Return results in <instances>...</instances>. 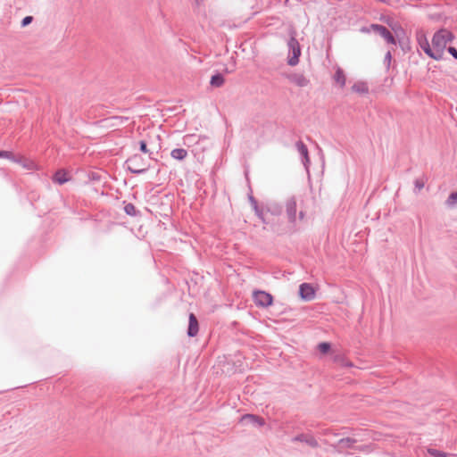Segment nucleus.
<instances>
[{"label": "nucleus", "instance_id": "393cba45", "mask_svg": "<svg viewBox=\"0 0 457 457\" xmlns=\"http://www.w3.org/2000/svg\"><path fill=\"white\" fill-rule=\"evenodd\" d=\"M318 349L321 353H328L331 349V345L328 342H322L318 345Z\"/></svg>", "mask_w": 457, "mask_h": 457}, {"label": "nucleus", "instance_id": "0eeeda50", "mask_svg": "<svg viewBox=\"0 0 457 457\" xmlns=\"http://www.w3.org/2000/svg\"><path fill=\"white\" fill-rule=\"evenodd\" d=\"M239 422L242 424H251L255 428H262L265 425V420L262 417L250 413L241 416Z\"/></svg>", "mask_w": 457, "mask_h": 457}, {"label": "nucleus", "instance_id": "9b49d317", "mask_svg": "<svg viewBox=\"0 0 457 457\" xmlns=\"http://www.w3.org/2000/svg\"><path fill=\"white\" fill-rule=\"evenodd\" d=\"M299 295L304 301H311L315 297V290L312 285L303 283L299 287Z\"/></svg>", "mask_w": 457, "mask_h": 457}, {"label": "nucleus", "instance_id": "5701e85b", "mask_svg": "<svg viewBox=\"0 0 457 457\" xmlns=\"http://www.w3.org/2000/svg\"><path fill=\"white\" fill-rule=\"evenodd\" d=\"M426 180L427 179L425 177H420L414 180V192L416 194H418L425 187Z\"/></svg>", "mask_w": 457, "mask_h": 457}, {"label": "nucleus", "instance_id": "6e6552de", "mask_svg": "<svg viewBox=\"0 0 457 457\" xmlns=\"http://www.w3.org/2000/svg\"><path fill=\"white\" fill-rule=\"evenodd\" d=\"M372 28L377 31L387 43L395 45V38L392 32L385 26L380 24H374Z\"/></svg>", "mask_w": 457, "mask_h": 457}, {"label": "nucleus", "instance_id": "c85d7f7f", "mask_svg": "<svg viewBox=\"0 0 457 457\" xmlns=\"http://www.w3.org/2000/svg\"><path fill=\"white\" fill-rule=\"evenodd\" d=\"M254 212H255L256 216L262 220V223L268 224V221L266 220L262 211L259 207H258V212L257 211H254Z\"/></svg>", "mask_w": 457, "mask_h": 457}, {"label": "nucleus", "instance_id": "dca6fc26", "mask_svg": "<svg viewBox=\"0 0 457 457\" xmlns=\"http://www.w3.org/2000/svg\"><path fill=\"white\" fill-rule=\"evenodd\" d=\"M334 79L337 84H339L340 87L343 88L345 87L346 79H345V72L341 68L338 67L336 70V72L334 75Z\"/></svg>", "mask_w": 457, "mask_h": 457}, {"label": "nucleus", "instance_id": "7ed1b4c3", "mask_svg": "<svg viewBox=\"0 0 457 457\" xmlns=\"http://www.w3.org/2000/svg\"><path fill=\"white\" fill-rule=\"evenodd\" d=\"M289 57L287 63L290 66H295L299 62V57L301 55V46L295 37L291 36L287 41Z\"/></svg>", "mask_w": 457, "mask_h": 457}, {"label": "nucleus", "instance_id": "39448f33", "mask_svg": "<svg viewBox=\"0 0 457 457\" xmlns=\"http://www.w3.org/2000/svg\"><path fill=\"white\" fill-rule=\"evenodd\" d=\"M253 301L256 306L266 308L272 304L273 297L265 291L258 290L253 294Z\"/></svg>", "mask_w": 457, "mask_h": 457}, {"label": "nucleus", "instance_id": "a211bd4d", "mask_svg": "<svg viewBox=\"0 0 457 457\" xmlns=\"http://www.w3.org/2000/svg\"><path fill=\"white\" fill-rule=\"evenodd\" d=\"M352 90L359 94H367L369 92V87L366 82L358 81L353 85Z\"/></svg>", "mask_w": 457, "mask_h": 457}, {"label": "nucleus", "instance_id": "aec40b11", "mask_svg": "<svg viewBox=\"0 0 457 457\" xmlns=\"http://www.w3.org/2000/svg\"><path fill=\"white\" fill-rule=\"evenodd\" d=\"M124 212L127 215L131 216V217H136L139 214V211H137L136 209L135 205L131 203L125 204Z\"/></svg>", "mask_w": 457, "mask_h": 457}, {"label": "nucleus", "instance_id": "bb28decb", "mask_svg": "<svg viewBox=\"0 0 457 457\" xmlns=\"http://www.w3.org/2000/svg\"><path fill=\"white\" fill-rule=\"evenodd\" d=\"M428 453L434 457H447V454L445 453L434 448H428Z\"/></svg>", "mask_w": 457, "mask_h": 457}, {"label": "nucleus", "instance_id": "1a4fd4ad", "mask_svg": "<svg viewBox=\"0 0 457 457\" xmlns=\"http://www.w3.org/2000/svg\"><path fill=\"white\" fill-rule=\"evenodd\" d=\"M295 147L302 156L303 164L304 165L307 172H309L310 158L307 146L303 141L299 140L295 143Z\"/></svg>", "mask_w": 457, "mask_h": 457}, {"label": "nucleus", "instance_id": "473e14b6", "mask_svg": "<svg viewBox=\"0 0 457 457\" xmlns=\"http://www.w3.org/2000/svg\"><path fill=\"white\" fill-rule=\"evenodd\" d=\"M89 179L91 180L99 181L101 179V176L97 172H91L89 174Z\"/></svg>", "mask_w": 457, "mask_h": 457}, {"label": "nucleus", "instance_id": "c756f323", "mask_svg": "<svg viewBox=\"0 0 457 457\" xmlns=\"http://www.w3.org/2000/svg\"><path fill=\"white\" fill-rule=\"evenodd\" d=\"M249 201H250L253 210L258 212L259 206H258V203H257L256 199L253 195H249Z\"/></svg>", "mask_w": 457, "mask_h": 457}, {"label": "nucleus", "instance_id": "cd10ccee", "mask_svg": "<svg viewBox=\"0 0 457 457\" xmlns=\"http://www.w3.org/2000/svg\"><path fill=\"white\" fill-rule=\"evenodd\" d=\"M32 21H33L32 16H26L21 20V26L22 28H24V27L29 25L32 22Z\"/></svg>", "mask_w": 457, "mask_h": 457}, {"label": "nucleus", "instance_id": "f8f14e48", "mask_svg": "<svg viewBox=\"0 0 457 457\" xmlns=\"http://www.w3.org/2000/svg\"><path fill=\"white\" fill-rule=\"evenodd\" d=\"M357 443V440L353 437H344L337 441L336 447H337L338 452H342L347 449H353L354 445Z\"/></svg>", "mask_w": 457, "mask_h": 457}, {"label": "nucleus", "instance_id": "f257e3e1", "mask_svg": "<svg viewBox=\"0 0 457 457\" xmlns=\"http://www.w3.org/2000/svg\"><path fill=\"white\" fill-rule=\"evenodd\" d=\"M453 39V34L446 29H441L434 34L432 37V46L434 54L436 56L435 58L436 61H439L443 58L444 51L447 44Z\"/></svg>", "mask_w": 457, "mask_h": 457}, {"label": "nucleus", "instance_id": "c9c22d12", "mask_svg": "<svg viewBox=\"0 0 457 457\" xmlns=\"http://www.w3.org/2000/svg\"><path fill=\"white\" fill-rule=\"evenodd\" d=\"M303 217H304V213H303V211H301V212H299V218L302 220V219H303Z\"/></svg>", "mask_w": 457, "mask_h": 457}, {"label": "nucleus", "instance_id": "2eb2a0df", "mask_svg": "<svg viewBox=\"0 0 457 457\" xmlns=\"http://www.w3.org/2000/svg\"><path fill=\"white\" fill-rule=\"evenodd\" d=\"M288 79L294 83L295 85L303 87L309 84V79L300 73H293L288 76Z\"/></svg>", "mask_w": 457, "mask_h": 457}, {"label": "nucleus", "instance_id": "72a5a7b5", "mask_svg": "<svg viewBox=\"0 0 457 457\" xmlns=\"http://www.w3.org/2000/svg\"><path fill=\"white\" fill-rule=\"evenodd\" d=\"M112 119L119 120L120 123H122L123 121L128 120L127 117H122V116H113V117H112Z\"/></svg>", "mask_w": 457, "mask_h": 457}, {"label": "nucleus", "instance_id": "ddd939ff", "mask_svg": "<svg viewBox=\"0 0 457 457\" xmlns=\"http://www.w3.org/2000/svg\"><path fill=\"white\" fill-rule=\"evenodd\" d=\"M199 331V324L196 317L195 314L190 313L189 314V320H188V328H187V336L189 337H194L197 335Z\"/></svg>", "mask_w": 457, "mask_h": 457}, {"label": "nucleus", "instance_id": "7c9ffc66", "mask_svg": "<svg viewBox=\"0 0 457 457\" xmlns=\"http://www.w3.org/2000/svg\"><path fill=\"white\" fill-rule=\"evenodd\" d=\"M391 60H392V54H391V52L388 51L386 55H385V63L386 64L387 68L390 66V63H391Z\"/></svg>", "mask_w": 457, "mask_h": 457}, {"label": "nucleus", "instance_id": "f03ea898", "mask_svg": "<svg viewBox=\"0 0 457 457\" xmlns=\"http://www.w3.org/2000/svg\"><path fill=\"white\" fill-rule=\"evenodd\" d=\"M125 163L127 164L128 170L137 175L146 172L149 168L145 159L137 154L128 158Z\"/></svg>", "mask_w": 457, "mask_h": 457}, {"label": "nucleus", "instance_id": "9d476101", "mask_svg": "<svg viewBox=\"0 0 457 457\" xmlns=\"http://www.w3.org/2000/svg\"><path fill=\"white\" fill-rule=\"evenodd\" d=\"M291 441L292 442H302V443L308 445L309 446H311L312 448H317L319 446V443L316 440V438L312 435H310V434H303V433L299 434V435L294 436L291 439Z\"/></svg>", "mask_w": 457, "mask_h": 457}, {"label": "nucleus", "instance_id": "a878e982", "mask_svg": "<svg viewBox=\"0 0 457 457\" xmlns=\"http://www.w3.org/2000/svg\"><path fill=\"white\" fill-rule=\"evenodd\" d=\"M139 150H140L142 153H144V154H149V158H150V159H154V157H153L154 153H153V152H150V151L148 150V148H147V145H146L145 141L141 140V141L139 142Z\"/></svg>", "mask_w": 457, "mask_h": 457}, {"label": "nucleus", "instance_id": "2f4dec72", "mask_svg": "<svg viewBox=\"0 0 457 457\" xmlns=\"http://www.w3.org/2000/svg\"><path fill=\"white\" fill-rule=\"evenodd\" d=\"M447 51L455 60H457V49L455 47L449 46Z\"/></svg>", "mask_w": 457, "mask_h": 457}, {"label": "nucleus", "instance_id": "20e7f679", "mask_svg": "<svg viewBox=\"0 0 457 457\" xmlns=\"http://www.w3.org/2000/svg\"><path fill=\"white\" fill-rule=\"evenodd\" d=\"M415 36L419 46L424 51V53L428 56L435 60L436 56H435L434 54L433 46H430L424 29H418L416 30Z\"/></svg>", "mask_w": 457, "mask_h": 457}, {"label": "nucleus", "instance_id": "423d86ee", "mask_svg": "<svg viewBox=\"0 0 457 457\" xmlns=\"http://www.w3.org/2000/svg\"><path fill=\"white\" fill-rule=\"evenodd\" d=\"M285 208L288 221L295 224L296 221V200L295 196L287 199Z\"/></svg>", "mask_w": 457, "mask_h": 457}, {"label": "nucleus", "instance_id": "4be33fe9", "mask_svg": "<svg viewBox=\"0 0 457 457\" xmlns=\"http://www.w3.org/2000/svg\"><path fill=\"white\" fill-rule=\"evenodd\" d=\"M268 212L274 216H279L283 212V207L278 204H272L268 207Z\"/></svg>", "mask_w": 457, "mask_h": 457}, {"label": "nucleus", "instance_id": "4468645a", "mask_svg": "<svg viewBox=\"0 0 457 457\" xmlns=\"http://www.w3.org/2000/svg\"><path fill=\"white\" fill-rule=\"evenodd\" d=\"M71 179L69 173L64 170H58L53 175L52 180L54 183L63 185Z\"/></svg>", "mask_w": 457, "mask_h": 457}, {"label": "nucleus", "instance_id": "f3484780", "mask_svg": "<svg viewBox=\"0 0 457 457\" xmlns=\"http://www.w3.org/2000/svg\"><path fill=\"white\" fill-rule=\"evenodd\" d=\"M170 156L178 161H183L187 156V151L184 148H175L170 152Z\"/></svg>", "mask_w": 457, "mask_h": 457}, {"label": "nucleus", "instance_id": "f704fd0d", "mask_svg": "<svg viewBox=\"0 0 457 457\" xmlns=\"http://www.w3.org/2000/svg\"><path fill=\"white\" fill-rule=\"evenodd\" d=\"M192 137H194L193 135H187V136H185V142L190 140Z\"/></svg>", "mask_w": 457, "mask_h": 457}, {"label": "nucleus", "instance_id": "412c9836", "mask_svg": "<svg viewBox=\"0 0 457 457\" xmlns=\"http://www.w3.org/2000/svg\"><path fill=\"white\" fill-rule=\"evenodd\" d=\"M445 205L448 208H454L457 206V191L452 192L445 201Z\"/></svg>", "mask_w": 457, "mask_h": 457}, {"label": "nucleus", "instance_id": "6ab92c4d", "mask_svg": "<svg viewBox=\"0 0 457 457\" xmlns=\"http://www.w3.org/2000/svg\"><path fill=\"white\" fill-rule=\"evenodd\" d=\"M224 77L221 73H216L212 76L210 85L214 87H220L224 84Z\"/></svg>", "mask_w": 457, "mask_h": 457}, {"label": "nucleus", "instance_id": "b1692460", "mask_svg": "<svg viewBox=\"0 0 457 457\" xmlns=\"http://www.w3.org/2000/svg\"><path fill=\"white\" fill-rule=\"evenodd\" d=\"M0 158H5V159H9L14 162H21L20 160H17L13 154L12 152H9V151H0Z\"/></svg>", "mask_w": 457, "mask_h": 457}]
</instances>
